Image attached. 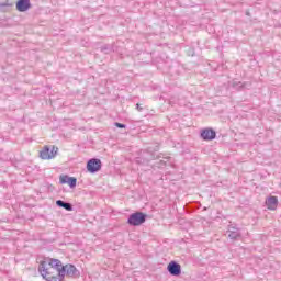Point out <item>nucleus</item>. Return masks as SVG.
<instances>
[{"instance_id":"7ed1b4c3","label":"nucleus","mask_w":281,"mask_h":281,"mask_svg":"<svg viewBox=\"0 0 281 281\" xmlns=\"http://www.w3.org/2000/svg\"><path fill=\"white\" fill-rule=\"evenodd\" d=\"M87 170L90 175H95V172H100L102 170V160L98 158L89 159L87 162Z\"/></svg>"},{"instance_id":"f3484780","label":"nucleus","mask_w":281,"mask_h":281,"mask_svg":"<svg viewBox=\"0 0 281 281\" xmlns=\"http://www.w3.org/2000/svg\"><path fill=\"white\" fill-rule=\"evenodd\" d=\"M155 159V154H151V157L149 158V161H153Z\"/></svg>"},{"instance_id":"9b49d317","label":"nucleus","mask_w":281,"mask_h":281,"mask_svg":"<svg viewBox=\"0 0 281 281\" xmlns=\"http://www.w3.org/2000/svg\"><path fill=\"white\" fill-rule=\"evenodd\" d=\"M101 52H103V54H111L113 52H115V49L113 48V44H104L103 46H101Z\"/></svg>"},{"instance_id":"f257e3e1","label":"nucleus","mask_w":281,"mask_h":281,"mask_svg":"<svg viewBox=\"0 0 281 281\" xmlns=\"http://www.w3.org/2000/svg\"><path fill=\"white\" fill-rule=\"evenodd\" d=\"M61 261L59 259H49V261H41L38 272L46 281H58L60 278Z\"/></svg>"},{"instance_id":"0eeeda50","label":"nucleus","mask_w":281,"mask_h":281,"mask_svg":"<svg viewBox=\"0 0 281 281\" xmlns=\"http://www.w3.org/2000/svg\"><path fill=\"white\" fill-rule=\"evenodd\" d=\"M227 234H228V238H231V240H238V238H240V236H241L240 228H238L232 224L228 225Z\"/></svg>"},{"instance_id":"dca6fc26","label":"nucleus","mask_w":281,"mask_h":281,"mask_svg":"<svg viewBox=\"0 0 281 281\" xmlns=\"http://www.w3.org/2000/svg\"><path fill=\"white\" fill-rule=\"evenodd\" d=\"M136 109H137V111H139V112L144 111V108L139 106V103L136 104Z\"/></svg>"},{"instance_id":"a211bd4d","label":"nucleus","mask_w":281,"mask_h":281,"mask_svg":"<svg viewBox=\"0 0 281 281\" xmlns=\"http://www.w3.org/2000/svg\"><path fill=\"white\" fill-rule=\"evenodd\" d=\"M4 5H5V4H1V3H0V7H4Z\"/></svg>"},{"instance_id":"20e7f679","label":"nucleus","mask_w":281,"mask_h":281,"mask_svg":"<svg viewBox=\"0 0 281 281\" xmlns=\"http://www.w3.org/2000/svg\"><path fill=\"white\" fill-rule=\"evenodd\" d=\"M58 155V149L56 146H53L52 149L49 146H45L41 151H40V157L41 159H54Z\"/></svg>"},{"instance_id":"2eb2a0df","label":"nucleus","mask_w":281,"mask_h":281,"mask_svg":"<svg viewBox=\"0 0 281 281\" xmlns=\"http://www.w3.org/2000/svg\"><path fill=\"white\" fill-rule=\"evenodd\" d=\"M114 126H116V128H126V124L117 123V122L114 123Z\"/></svg>"},{"instance_id":"4468645a","label":"nucleus","mask_w":281,"mask_h":281,"mask_svg":"<svg viewBox=\"0 0 281 281\" xmlns=\"http://www.w3.org/2000/svg\"><path fill=\"white\" fill-rule=\"evenodd\" d=\"M69 176H60L59 183L65 184L68 183Z\"/></svg>"},{"instance_id":"1a4fd4ad","label":"nucleus","mask_w":281,"mask_h":281,"mask_svg":"<svg viewBox=\"0 0 281 281\" xmlns=\"http://www.w3.org/2000/svg\"><path fill=\"white\" fill-rule=\"evenodd\" d=\"M56 205H57V207H63L67 212H74V205L69 202H65L63 200H57Z\"/></svg>"},{"instance_id":"f8f14e48","label":"nucleus","mask_w":281,"mask_h":281,"mask_svg":"<svg viewBox=\"0 0 281 281\" xmlns=\"http://www.w3.org/2000/svg\"><path fill=\"white\" fill-rule=\"evenodd\" d=\"M233 87H238L239 89H249L251 87V83L249 82H240V81H233Z\"/></svg>"},{"instance_id":"6e6552de","label":"nucleus","mask_w":281,"mask_h":281,"mask_svg":"<svg viewBox=\"0 0 281 281\" xmlns=\"http://www.w3.org/2000/svg\"><path fill=\"white\" fill-rule=\"evenodd\" d=\"M15 7L18 12H27L32 8V3H30V0H18Z\"/></svg>"},{"instance_id":"423d86ee","label":"nucleus","mask_w":281,"mask_h":281,"mask_svg":"<svg viewBox=\"0 0 281 281\" xmlns=\"http://www.w3.org/2000/svg\"><path fill=\"white\" fill-rule=\"evenodd\" d=\"M201 137L204 142H212V139H216V131L213 128H204L201 131Z\"/></svg>"},{"instance_id":"39448f33","label":"nucleus","mask_w":281,"mask_h":281,"mask_svg":"<svg viewBox=\"0 0 281 281\" xmlns=\"http://www.w3.org/2000/svg\"><path fill=\"white\" fill-rule=\"evenodd\" d=\"M167 271L170 273V276L179 277L181 276V265L177 261H171L167 266Z\"/></svg>"},{"instance_id":"ddd939ff","label":"nucleus","mask_w":281,"mask_h":281,"mask_svg":"<svg viewBox=\"0 0 281 281\" xmlns=\"http://www.w3.org/2000/svg\"><path fill=\"white\" fill-rule=\"evenodd\" d=\"M67 183L69 188H76V183H78V179H76L75 177H69Z\"/></svg>"},{"instance_id":"9d476101","label":"nucleus","mask_w":281,"mask_h":281,"mask_svg":"<svg viewBox=\"0 0 281 281\" xmlns=\"http://www.w3.org/2000/svg\"><path fill=\"white\" fill-rule=\"evenodd\" d=\"M266 205L268 210H276L278 207V198L277 196H269L266 200Z\"/></svg>"},{"instance_id":"f03ea898","label":"nucleus","mask_w":281,"mask_h":281,"mask_svg":"<svg viewBox=\"0 0 281 281\" xmlns=\"http://www.w3.org/2000/svg\"><path fill=\"white\" fill-rule=\"evenodd\" d=\"M146 218H148V215L146 213H132L127 218V225H130L131 227H139V225H144V223H146Z\"/></svg>"}]
</instances>
